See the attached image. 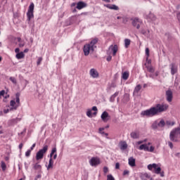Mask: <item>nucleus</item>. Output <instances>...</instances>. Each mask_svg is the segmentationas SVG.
<instances>
[{"mask_svg":"<svg viewBox=\"0 0 180 180\" xmlns=\"http://www.w3.org/2000/svg\"><path fill=\"white\" fill-rule=\"evenodd\" d=\"M76 8L77 9H79V11H81V9H83V8H86V4L84 1H79L77 4Z\"/></svg>","mask_w":180,"mask_h":180,"instance_id":"dca6fc26","label":"nucleus"},{"mask_svg":"<svg viewBox=\"0 0 180 180\" xmlns=\"http://www.w3.org/2000/svg\"><path fill=\"white\" fill-rule=\"evenodd\" d=\"M165 121L164 120H161L159 123H158V127H164L165 126Z\"/></svg>","mask_w":180,"mask_h":180,"instance_id":"c85d7f7f","label":"nucleus"},{"mask_svg":"<svg viewBox=\"0 0 180 180\" xmlns=\"http://www.w3.org/2000/svg\"><path fill=\"white\" fill-rule=\"evenodd\" d=\"M32 153L31 150H28L26 153H25V157H30V153Z\"/></svg>","mask_w":180,"mask_h":180,"instance_id":"ea45409f","label":"nucleus"},{"mask_svg":"<svg viewBox=\"0 0 180 180\" xmlns=\"http://www.w3.org/2000/svg\"><path fill=\"white\" fill-rule=\"evenodd\" d=\"M18 147H19L20 150H22V148H23V143H20Z\"/></svg>","mask_w":180,"mask_h":180,"instance_id":"0e129e2a","label":"nucleus"},{"mask_svg":"<svg viewBox=\"0 0 180 180\" xmlns=\"http://www.w3.org/2000/svg\"><path fill=\"white\" fill-rule=\"evenodd\" d=\"M41 178V174H38L37 176H35L34 180H37Z\"/></svg>","mask_w":180,"mask_h":180,"instance_id":"603ef678","label":"nucleus"},{"mask_svg":"<svg viewBox=\"0 0 180 180\" xmlns=\"http://www.w3.org/2000/svg\"><path fill=\"white\" fill-rule=\"evenodd\" d=\"M15 53H17V54H18V53H19V51H20V49H19V48H16V49H15Z\"/></svg>","mask_w":180,"mask_h":180,"instance_id":"052dcab7","label":"nucleus"},{"mask_svg":"<svg viewBox=\"0 0 180 180\" xmlns=\"http://www.w3.org/2000/svg\"><path fill=\"white\" fill-rule=\"evenodd\" d=\"M25 46V41L20 42L19 47H24Z\"/></svg>","mask_w":180,"mask_h":180,"instance_id":"de8ad7c7","label":"nucleus"},{"mask_svg":"<svg viewBox=\"0 0 180 180\" xmlns=\"http://www.w3.org/2000/svg\"><path fill=\"white\" fill-rule=\"evenodd\" d=\"M165 124H166V126H174V124H175V122H171V121H167Z\"/></svg>","mask_w":180,"mask_h":180,"instance_id":"f704fd0d","label":"nucleus"},{"mask_svg":"<svg viewBox=\"0 0 180 180\" xmlns=\"http://www.w3.org/2000/svg\"><path fill=\"white\" fill-rule=\"evenodd\" d=\"M141 179L142 180H150L151 179V176H150V175H148L147 173H142L141 174Z\"/></svg>","mask_w":180,"mask_h":180,"instance_id":"aec40b11","label":"nucleus"},{"mask_svg":"<svg viewBox=\"0 0 180 180\" xmlns=\"http://www.w3.org/2000/svg\"><path fill=\"white\" fill-rule=\"evenodd\" d=\"M53 160H56V159H57V152H56V153H54V155H53Z\"/></svg>","mask_w":180,"mask_h":180,"instance_id":"6e6d98bb","label":"nucleus"},{"mask_svg":"<svg viewBox=\"0 0 180 180\" xmlns=\"http://www.w3.org/2000/svg\"><path fill=\"white\" fill-rule=\"evenodd\" d=\"M10 106H11V108H15V106H16V102L15 100H11L10 101Z\"/></svg>","mask_w":180,"mask_h":180,"instance_id":"473e14b6","label":"nucleus"},{"mask_svg":"<svg viewBox=\"0 0 180 180\" xmlns=\"http://www.w3.org/2000/svg\"><path fill=\"white\" fill-rule=\"evenodd\" d=\"M118 47L117 45H111L110 46L108 51L112 52V56H116V53H117V50H118Z\"/></svg>","mask_w":180,"mask_h":180,"instance_id":"4468645a","label":"nucleus"},{"mask_svg":"<svg viewBox=\"0 0 180 180\" xmlns=\"http://www.w3.org/2000/svg\"><path fill=\"white\" fill-rule=\"evenodd\" d=\"M101 120H103V122H104V123H106L108 122H109V120H110V119H112V117H110V115H109V113L106 111H104L101 116Z\"/></svg>","mask_w":180,"mask_h":180,"instance_id":"9b49d317","label":"nucleus"},{"mask_svg":"<svg viewBox=\"0 0 180 180\" xmlns=\"http://www.w3.org/2000/svg\"><path fill=\"white\" fill-rule=\"evenodd\" d=\"M129 72H124L122 73V79H124L125 81L129 79Z\"/></svg>","mask_w":180,"mask_h":180,"instance_id":"393cba45","label":"nucleus"},{"mask_svg":"<svg viewBox=\"0 0 180 180\" xmlns=\"http://www.w3.org/2000/svg\"><path fill=\"white\" fill-rule=\"evenodd\" d=\"M149 77H150V78H152L153 79H154V75L150 74Z\"/></svg>","mask_w":180,"mask_h":180,"instance_id":"338daca9","label":"nucleus"},{"mask_svg":"<svg viewBox=\"0 0 180 180\" xmlns=\"http://www.w3.org/2000/svg\"><path fill=\"white\" fill-rule=\"evenodd\" d=\"M1 169L2 171H5L6 169V164H5V162L1 161Z\"/></svg>","mask_w":180,"mask_h":180,"instance_id":"72a5a7b5","label":"nucleus"},{"mask_svg":"<svg viewBox=\"0 0 180 180\" xmlns=\"http://www.w3.org/2000/svg\"><path fill=\"white\" fill-rule=\"evenodd\" d=\"M91 110H94V112H98V108H96V106H94L92 107Z\"/></svg>","mask_w":180,"mask_h":180,"instance_id":"09e8293b","label":"nucleus"},{"mask_svg":"<svg viewBox=\"0 0 180 180\" xmlns=\"http://www.w3.org/2000/svg\"><path fill=\"white\" fill-rule=\"evenodd\" d=\"M23 133H26V129H25L24 131H22L21 133L18 134V136L23 134Z\"/></svg>","mask_w":180,"mask_h":180,"instance_id":"69168bd1","label":"nucleus"},{"mask_svg":"<svg viewBox=\"0 0 180 180\" xmlns=\"http://www.w3.org/2000/svg\"><path fill=\"white\" fill-rule=\"evenodd\" d=\"M141 89V84L136 85V86L135 87V89L134 90V95H136V94H139V91Z\"/></svg>","mask_w":180,"mask_h":180,"instance_id":"b1692460","label":"nucleus"},{"mask_svg":"<svg viewBox=\"0 0 180 180\" xmlns=\"http://www.w3.org/2000/svg\"><path fill=\"white\" fill-rule=\"evenodd\" d=\"M57 153V148H53L51 150V152L50 153V159L49 162V165L47 166V170L49 171V169H53V167L54 165V161L53 160V156L54 155V153Z\"/></svg>","mask_w":180,"mask_h":180,"instance_id":"39448f33","label":"nucleus"},{"mask_svg":"<svg viewBox=\"0 0 180 180\" xmlns=\"http://www.w3.org/2000/svg\"><path fill=\"white\" fill-rule=\"evenodd\" d=\"M90 75L92 77V78H98V77H99V73L96 69L93 68L90 70Z\"/></svg>","mask_w":180,"mask_h":180,"instance_id":"f3484780","label":"nucleus"},{"mask_svg":"<svg viewBox=\"0 0 180 180\" xmlns=\"http://www.w3.org/2000/svg\"><path fill=\"white\" fill-rule=\"evenodd\" d=\"M117 95H119L118 91L115 92L112 96H111V97L110 98V102H115V98H116V96H117Z\"/></svg>","mask_w":180,"mask_h":180,"instance_id":"c756f323","label":"nucleus"},{"mask_svg":"<svg viewBox=\"0 0 180 180\" xmlns=\"http://www.w3.org/2000/svg\"><path fill=\"white\" fill-rule=\"evenodd\" d=\"M15 57L18 60H20L25 57V53H23V52L18 53L16 54Z\"/></svg>","mask_w":180,"mask_h":180,"instance_id":"a878e982","label":"nucleus"},{"mask_svg":"<svg viewBox=\"0 0 180 180\" xmlns=\"http://www.w3.org/2000/svg\"><path fill=\"white\" fill-rule=\"evenodd\" d=\"M144 151H150V148L146 145V146H145V150Z\"/></svg>","mask_w":180,"mask_h":180,"instance_id":"5fc2aeb1","label":"nucleus"},{"mask_svg":"<svg viewBox=\"0 0 180 180\" xmlns=\"http://www.w3.org/2000/svg\"><path fill=\"white\" fill-rule=\"evenodd\" d=\"M170 70H171V74L172 75H175L176 72H178V65L175 63H172L169 65Z\"/></svg>","mask_w":180,"mask_h":180,"instance_id":"f8f14e48","label":"nucleus"},{"mask_svg":"<svg viewBox=\"0 0 180 180\" xmlns=\"http://www.w3.org/2000/svg\"><path fill=\"white\" fill-rule=\"evenodd\" d=\"M120 168V164L119 162H117L115 164V169H119Z\"/></svg>","mask_w":180,"mask_h":180,"instance_id":"a18cd8bd","label":"nucleus"},{"mask_svg":"<svg viewBox=\"0 0 180 180\" xmlns=\"http://www.w3.org/2000/svg\"><path fill=\"white\" fill-rule=\"evenodd\" d=\"M146 68L148 72H150L151 74L154 73V72L155 71V69H154V68L151 65L147 66Z\"/></svg>","mask_w":180,"mask_h":180,"instance_id":"cd10ccee","label":"nucleus"},{"mask_svg":"<svg viewBox=\"0 0 180 180\" xmlns=\"http://www.w3.org/2000/svg\"><path fill=\"white\" fill-rule=\"evenodd\" d=\"M10 110H11V108L10 109H5V110H4V113H9Z\"/></svg>","mask_w":180,"mask_h":180,"instance_id":"864d4df0","label":"nucleus"},{"mask_svg":"<svg viewBox=\"0 0 180 180\" xmlns=\"http://www.w3.org/2000/svg\"><path fill=\"white\" fill-rule=\"evenodd\" d=\"M146 54L147 57H150V49L148 48L146 49Z\"/></svg>","mask_w":180,"mask_h":180,"instance_id":"a19ab883","label":"nucleus"},{"mask_svg":"<svg viewBox=\"0 0 180 180\" xmlns=\"http://www.w3.org/2000/svg\"><path fill=\"white\" fill-rule=\"evenodd\" d=\"M34 11V4L31 3L28 11L27 13V20L30 21L31 19H33L34 18V15H33V11Z\"/></svg>","mask_w":180,"mask_h":180,"instance_id":"423d86ee","label":"nucleus"},{"mask_svg":"<svg viewBox=\"0 0 180 180\" xmlns=\"http://www.w3.org/2000/svg\"><path fill=\"white\" fill-rule=\"evenodd\" d=\"M105 130V128H99V133Z\"/></svg>","mask_w":180,"mask_h":180,"instance_id":"774afa93","label":"nucleus"},{"mask_svg":"<svg viewBox=\"0 0 180 180\" xmlns=\"http://www.w3.org/2000/svg\"><path fill=\"white\" fill-rule=\"evenodd\" d=\"M112 60V56H109L107 57V61H111Z\"/></svg>","mask_w":180,"mask_h":180,"instance_id":"4d7b16f0","label":"nucleus"},{"mask_svg":"<svg viewBox=\"0 0 180 180\" xmlns=\"http://www.w3.org/2000/svg\"><path fill=\"white\" fill-rule=\"evenodd\" d=\"M86 116H88V117H92V111L91 110H87Z\"/></svg>","mask_w":180,"mask_h":180,"instance_id":"c9c22d12","label":"nucleus"},{"mask_svg":"<svg viewBox=\"0 0 180 180\" xmlns=\"http://www.w3.org/2000/svg\"><path fill=\"white\" fill-rule=\"evenodd\" d=\"M98 43V38L94 39L91 41V42L89 44H86L84 46L83 51L84 53V56H89V53H94V50L96 49V44Z\"/></svg>","mask_w":180,"mask_h":180,"instance_id":"f03ea898","label":"nucleus"},{"mask_svg":"<svg viewBox=\"0 0 180 180\" xmlns=\"http://www.w3.org/2000/svg\"><path fill=\"white\" fill-rule=\"evenodd\" d=\"M153 168L155 169V174H160V173L161 172V167H157V164L155 163L148 165V169H149L150 171H151Z\"/></svg>","mask_w":180,"mask_h":180,"instance_id":"9d476101","label":"nucleus"},{"mask_svg":"<svg viewBox=\"0 0 180 180\" xmlns=\"http://www.w3.org/2000/svg\"><path fill=\"white\" fill-rule=\"evenodd\" d=\"M17 40H18V43H22V39H21L20 37H18V38H17Z\"/></svg>","mask_w":180,"mask_h":180,"instance_id":"bf43d9fd","label":"nucleus"},{"mask_svg":"<svg viewBox=\"0 0 180 180\" xmlns=\"http://www.w3.org/2000/svg\"><path fill=\"white\" fill-rule=\"evenodd\" d=\"M154 151V146H150L149 148V152L153 153Z\"/></svg>","mask_w":180,"mask_h":180,"instance_id":"8fccbe9b","label":"nucleus"},{"mask_svg":"<svg viewBox=\"0 0 180 180\" xmlns=\"http://www.w3.org/2000/svg\"><path fill=\"white\" fill-rule=\"evenodd\" d=\"M129 94H125L124 95V98L126 99L127 102H129Z\"/></svg>","mask_w":180,"mask_h":180,"instance_id":"4c0bfd02","label":"nucleus"},{"mask_svg":"<svg viewBox=\"0 0 180 180\" xmlns=\"http://www.w3.org/2000/svg\"><path fill=\"white\" fill-rule=\"evenodd\" d=\"M141 23V21L137 18H134L132 21V25L136 27V29H140V24Z\"/></svg>","mask_w":180,"mask_h":180,"instance_id":"ddd939ff","label":"nucleus"},{"mask_svg":"<svg viewBox=\"0 0 180 180\" xmlns=\"http://www.w3.org/2000/svg\"><path fill=\"white\" fill-rule=\"evenodd\" d=\"M34 147H36V143H34V144L32 146V147L30 148V150L32 151V150L34 148Z\"/></svg>","mask_w":180,"mask_h":180,"instance_id":"13d9d810","label":"nucleus"},{"mask_svg":"<svg viewBox=\"0 0 180 180\" xmlns=\"http://www.w3.org/2000/svg\"><path fill=\"white\" fill-rule=\"evenodd\" d=\"M20 93L15 94V102L16 105L13 108H11L10 110H16L18 107L20 106Z\"/></svg>","mask_w":180,"mask_h":180,"instance_id":"1a4fd4ad","label":"nucleus"},{"mask_svg":"<svg viewBox=\"0 0 180 180\" xmlns=\"http://www.w3.org/2000/svg\"><path fill=\"white\" fill-rule=\"evenodd\" d=\"M107 180H115V177H113V176H112V174H108L107 176Z\"/></svg>","mask_w":180,"mask_h":180,"instance_id":"e433bc0d","label":"nucleus"},{"mask_svg":"<svg viewBox=\"0 0 180 180\" xmlns=\"http://www.w3.org/2000/svg\"><path fill=\"white\" fill-rule=\"evenodd\" d=\"M33 169L35 171H41V166L39 163H35L33 165Z\"/></svg>","mask_w":180,"mask_h":180,"instance_id":"5701e85b","label":"nucleus"},{"mask_svg":"<svg viewBox=\"0 0 180 180\" xmlns=\"http://www.w3.org/2000/svg\"><path fill=\"white\" fill-rule=\"evenodd\" d=\"M129 174H130L129 170H124L123 172V175H129Z\"/></svg>","mask_w":180,"mask_h":180,"instance_id":"49530a36","label":"nucleus"},{"mask_svg":"<svg viewBox=\"0 0 180 180\" xmlns=\"http://www.w3.org/2000/svg\"><path fill=\"white\" fill-rule=\"evenodd\" d=\"M106 8L108 9H112L113 11H119V6L115 5V4H106L105 5Z\"/></svg>","mask_w":180,"mask_h":180,"instance_id":"6ab92c4d","label":"nucleus"},{"mask_svg":"<svg viewBox=\"0 0 180 180\" xmlns=\"http://www.w3.org/2000/svg\"><path fill=\"white\" fill-rule=\"evenodd\" d=\"M89 164L91 167H98L101 164V159L98 157H93L89 160Z\"/></svg>","mask_w":180,"mask_h":180,"instance_id":"6e6552de","label":"nucleus"},{"mask_svg":"<svg viewBox=\"0 0 180 180\" xmlns=\"http://www.w3.org/2000/svg\"><path fill=\"white\" fill-rule=\"evenodd\" d=\"M5 95V90H2L0 91V96H4Z\"/></svg>","mask_w":180,"mask_h":180,"instance_id":"3c124183","label":"nucleus"},{"mask_svg":"<svg viewBox=\"0 0 180 180\" xmlns=\"http://www.w3.org/2000/svg\"><path fill=\"white\" fill-rule=\"evenodd\" d=\"M168 145H169V147H170V148H174V144H172V142L169 141Z\"/></svg>","mask_w":180,"mask_h":180,"instance_id":"c03bdc74","label":"nucleus"},{"mask_svg":"<svg viewBox=\"0 0 180 180\" xmlns=\"http://www.w3.org/2000/svg\"><path fill=\"white\" fill-rule=\"evenodd\" d=\"M10 81H11V82H13V84H14L15 85H16V84H18V82L16 80V78L13 77H11L9 78Z\"/></svg>","mask_w":180,"mask_h":180,"instance_id":"2f4dec72","label":"nucleus"},{"mask_svg":"<svg viewBox=\"0 0 180 180\" xmlns=\"http://www.w3.org/2000/svg\"><path fill=\"white\" fill-rule=\"evenodd\" d=\"M158 75H160V72L156 71V72H155V77H158Z\"/></svg>","mask_w":180,"mask_h":180,"instance_id":"e2e57ef3","label":"nucleus"},{"mask_svg":"<svg viewBox=\"0 0 180 180\" xmlns=\"http://www.w3.org/2000/svg\"><path fill=\"white\" fill-rule=\"evenodd\" d=\"M151 127H152V129H153L154 130L158 129V123H157V121L154 122L152 124Z\"/></svg>","mask_w":180,"mask_h":180,"instance_id":"7c9ffc66","label":"nucleus"},{"mask_svg":"<svg viewBox=\"0 0 180 180\" xmlns=\"http://www.w3.org/2000/svg\"><path fill=\"white\" fill-rule=\"evenodd\" d=\"M146 144H142L139 146V150H146Z\"/></svg>","mask_w":180,"mask_h":180,"instance_id":"58836bf2","label":"nucleus"},{"mask_svg":"<svg viewBox=\"0 0 180 180\" xmlns=\"http://www.w3.org/2000/svg\"><path fill=\"white\" fill-rule=\"evenodd\" d=\"M108 171H109V169L108 168V167H103L104 174H107Z\"/></svg>","mask_w":180,"mask_h":180,"instance_id":"37998d69","label":"nucleus"},{"mask_svg":"<svg viewBox=\"0 0 180 180\" xmlns=\"http://www.w3.org/2000/svg\"><path fill=\"white\" fill-rule=\"evenodd\" d=\"M169 139L171 141L178 143L180 139V127L173 129L169 134Z\"/></svg>","mask_w":180,"mask_h":180,"instance_id":"7ed1b4c3","label":"nucleus"},{"mask_svg":"<svg viewBox=\"0 0 180 180\" xmlns=\"http://www.w3.org/2000/svg\"><path fill=\"white\" fill-rule=\"evenodd\" d=\"M42 60H43L42 58H38V60L37 62V65H40V63H41Z\"/></svg>","mask_w":180,"mask_h":180,"instance_id":"79ce46f5","label":"nucleus"},{"mask_svg":"<svg viewBox=\"0 0 180 180\" xmlns=\"http://www.w3.org/2000/svg\"><path fill=\"white\" fill-rule=\"evenodd\" d=\"M120 150H126L127 148V143L126 141H122L120 143Z\"/></svg>","mask_w":180,"mask_h":180,"instance_id":"4be33fe9","label":"nucleus"},{"mask_svg":"<svg viewBox=\"0 0 180 180\" xmlns=\"http://www.w3.org/2000/svg\"><path fill=\"white\" fill-rule=\"evenodd\" d=\"M168 109V105L166 104H158L155 107H152L148 110L142 111L141 115V116H147L148 117H153L158 113L162 112H165Z\"/></svg>","mask_w":180,"mask_h":180,"instance_id":"f257e3e1","label":"nucleus"},{"mask_svg":"<svg viewBox=\"0 0 180 180\" xmlns=\"http://www.w3.org/2000/svg\"><path fill=\"white\" fill-rule=\"evenodd\" d=\"M145 19H147L149 22H155L157 20V16L151 11H150L148 13H146L144 14Z\"/></svg>","mask_w":180,"mask_h":180,"instance_id":"0eeeda50","label":"nucleus"},{"mask_svg":"<svg viewBox=\"0 0 180 180\" xmlns=\"http://www.w3.org/2000/svg\"><path fill=\"white\" fill-rule=\"evenodd\" d=\"M160 174V176H162V177H164L165 176V174H164V172L162 171V172H160V173H159Z\"/></svg>","mask_w":180,"mask_h":180,"instance_id":"680f3d73","label":"nucleus"},{"mask_svg":"<svg viewBox=\"0 0 180 180\" xmlns=\"http://www.w3.org/2000/svg\"><path fill=\"white\" fill-rule=\"evenodd\" d=\"M167 101L168 102H172V91L171 89H168L166 91Z\"/></svg>","mask_w":180,"mask_h":180,"instance_id":"2eb2a0df","label":"nucleus"},{"mask_svg":"<svg viewBox=\"0 0 180 180\" xmlns=\"http://www.w3.org/2000/svg\"><path fill=\"white\" fill-rule=\"evenodd\" d=\"M129 165L130 167H136V159L134 158L131 157L129 158Z\"/></svg>","mask_w":180,"mask_h":180,"instance_id":"412c9836","label":"nucleus"},{"mask_svg":"<svg viewBox=\"0 0 180 180\" xmlns=\"http://www.w3.org/2000/svg\"><path fill=\"white\" fill-rule=\"evenodd\" d=\"M47 150H49V146L46 145L43 147L42 149L39 150L36 155V160L39 161V160H43V157H44V154L47 153Z\"/></svg>","mask_w":180,"mask_h":180,"instance_id":"20e7f679","label":"nucleus"},{"mask_svg":"<svg viewBox=\"0 0 180 180\" xmlns=\"http://www.w3.org/2000/svg\"><path fill=\"white\" fill-rule=\"evenodd\" d=\"M130 136L131 137V139H140V132H139L138 131H132L130 134Z\"/></svg>","mask_w":180,"mask_h":180,"instance_id":"a211bd4d","label":"nucleus"},{"mask_svg":"<svg viewBox=\"0 0 180 180\" xmlns=\"http://www.w3.org/2000/svg\"><path fill=\"white\" fill-rule=\"evenodd\" d=\"M130 43H131L130 39H124V46H125L126 49L129 48V46H130Z\"/></svg>","mask_w":180,"mask_h":180,"instance_id":"bb28decb","label":"nucleus"}]
</instances>
